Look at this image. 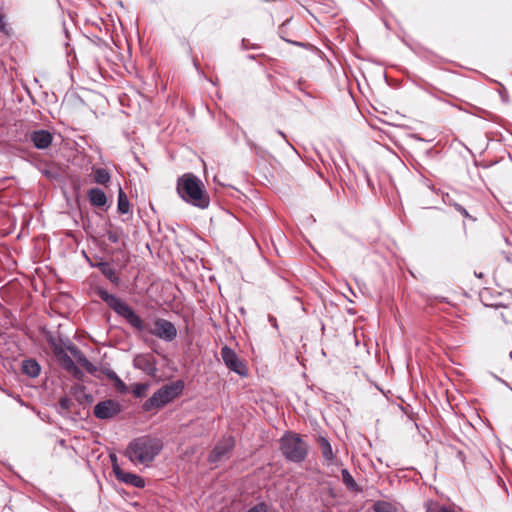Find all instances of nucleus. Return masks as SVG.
Listing matches in <instances>:
<instances>
[{"label":"nucleus","instance_id":"6e6552de","mask_svg":"<svg viewBox=\"0 0 512 512\" xmlns=\"http://www.w3.org/2000/svg\"><path fill=\"white\" fill-rule=\"evenodd\" d=\"M234 446L235 441L232 436L223 437L210 452L208 456V461L210 463H217L222 460L228 459Z\"/></svg>","mask_w":512,"mask_h":512},{"label":"nucleus","instance_id":"7ed1b4c3","mask_svg":"<svg viewBox=\"0 0 512 512\" xmlns=\"http://www.w3.org/2000/svg\"><path fill=\"white\" fill-rule=\"evenodd\" d=\"M163 443L151 436L133 439L126 448V456L132 462L148 465L161 452Z\"/></svg>","mask_w":512,"mask_h":512},{"label":"nucleus","instance_id":"20e7f679","mask_svg":"<svg viewBox=\"0 0 512 512\" xmlns=\"http://www.w3.org/2000/svg\"><path fill=\"white\" fill-rule=\"evenodd\" d=\"M183 380H176L163 385L153 393L143 404L142 409L146 412L158 410L175 400L184 390Z\"/></svg>","mask_w":512,"mask_h":512},{"label":"nucleus","instance_id":"412c9836","mask_svg":"<svg viewBox=\"0 0 512 512\" xmlns=\"http://www.w3.org/2000/svg\"><path fill=\"white\" fill-rule=\"evenodd\" d=\"M372 509L374 512H398L397 507L392 502L386 500L374 502Z\"/></svg>","mask_w":512,"mask_h":512},{"label":"nucleus","instance_id":"b1692460","mask_svg":"<svg viewBox=\"0 0 512 512\" xmlns=\"http://www.w3.org/2000/svg\"><path fill=\"white\" fill-rule=\"evenodd\" d=\"M59 408L64 412H70L73 406V400L67 396L61 397L58 401Z\"/></svg>","mask_w":512,"mask_h":512},{"label":"nucleus","instance_id":"ddd939ff","mask_svg":"<svg viewBox=\"0 0 512 512\" xmlns=\"http://www.w3.org/2000/svg\"><path fill=\"white\" fill-rule=\"evenodd\" d=\"M92 267L98 268L101 273L115 286L121 284V278L116 273L115 269L108 262L100 261L96 264H92Z\"/></svg>","mask_w":512,"mask_h":512},{"label":"nucleus","instance_id":"9d476101","mask_svg":"<svg viewBox=\"0 0 512 512\" xmlns=\"http://www.w3.org/2000/svg\"><path fill=\"white\" fill-rule=\"evenodd\" d=\"M114 474L117 480L125 484H129L136 488H143L145 486V481L142 477L136 474L125 472L121 469L120 465H116L114 467Z\"/></svg>","mask_w":512,"mask_h":512},{"label":"nucleus","instance_id":"cd10ccee","mask_svg":"<svg viewBox=\"0 0 512 512\" xmlns=\"http://www.w3.org/2000/svg\"><path fill=\"white\" fill-rule=\"evenodd\" d=\"M246 512H268V505L265 502H259Z\"/></svg>","mask_w":512,"mask_h":512},{"label":"nucleus","instance_id":"4468645a","mask_svg":"<svg viewBox=\"0 0 512 512\" xmlns=\"http://www.w3.org/2000/svg\"><path fill=\"white\" fill-rule=\"evenodd\" d=\"M318 443L321 449L322 457L324 458L327 465H335L337 463V458L333 452L329 440L324 436H319Z\"/></svg>","mask_w":512,"mask_h":512},{"label":"nucleus","instance_id":"f257e3e1","mask_svg":"<svg viewBox=\"0 0 512 512\" xmlns=\"http://www.w3.org/2000/svg\"><path fill=\"white\" fill-rule=\"evenodd\" d=\"M96 294L110 309L123 317L137 331H146L166 342H171L177 337V329L171 321L164 318H155L153 327L148 329L141 317L121 298L110 294L102 287L96 289Z\"/></svg>","mask_w":512,"mask_h":512},{"label":"nucleus","instance_id":"423d86ee","mask_svg":"<svg viewBox=\"0 0 512 512\" xmlns=\"http://www.w3.org/2000/svg\"><path fill=\"white\" fill-rule=\"evenodd\" d=\"M222 360L225 366L232 372L239 376L245 377L248 375V368L244 361L238 354L229 346L224 345L220 351Z\"/></svg>","mask_w":512,"mask_h":512},{"label":"nucleus","instance_id":"bb28decb","mask_svg":"<svg viewBox=\"0 0 512 512\" xmlns=\"http://www.w3.org/2000/svg\"><path fill=\"white\" fill-rule=\"evenodd\" d=\"M105 236L107 237V239L113 243V244H116L119 242L120 240V235L117 231L115 230H107L106 233H105Z\"/></svg>","mask_w":512,"mask_h":512},{"label":"nucleus","instance_id":"f704fd0d","mask_svg":"<svg viewBox=\"0 0 512 512\" xmlns=\"http://www.w3.org/2000/svg\"><path fill=\"white\" fill-rule=\"evenodd\" d=\"M285 40H286L287 42H289V40H287V39H285ZM290 43H292V44H294V45H297V46H303V44H302L301 42H296V41L292 42V41H290Z\"/></svg>","mask_w":512,"mask_h":512},{"label":"nucleus","instance_id":"f8f14e48","mask_svg":"<svg viewBox=\"0 0 512 512\" xmlns=\"http://www.w3.org/2000/svg\"><path fill=\"white\" fill-rule=\"evenodd\" d=\"M31 141L38 149H46L52 143V134L44 129L34 131L31 134Z\"/></svg>","mask_w":512,"mask_h":512},{"label":"nucleus","instance_id":"473e14b6","mask_svg":"<svg viewBox=\"0 0 512 512\" xmlns=\"http://www.w3.org/2000/svg\"><path fill=\"white\" fill-rule=\"evenodd\" d=\"M84 398L87 402H92L93 400V397L90 394H84Z\"/></svg>","mask_w":512,"mask_h":512},{"label":"nucleus","instance_id":"c756f323","mask_svg":"<svg viewBox=\"0 0 512 512\" xmlns=\"http://www.w3.org/2000/svg\"><path fill=\"white\" fill-rule=\"evenodd\" d=\"M115 386H116L117 390L120 392L127 391L126 384L120 378H117V380L115 381Z\"/></svg>","mask_w":512,"mask_h":512},{"label":"nucleus","instance_id":"e433bc0d","mask_svg":"<svg viewBox=\"0 0 512 512\" xmlns=\"http://www.w3.org/2000/svg\"><path fill=\"white\" fill-rule=\"evenodd\" d=\"M270 321L271 324H274L275 327L277 326L276 320L273 317L270 318Z\"/></svg>","mask_w":512,"mask_h":512},{"label":"nucleus","instance_id":"72a5a7b5","mask_svg":"<svg viewBox=\"0 0 512 512\" xmlns=\"http://www.w3.org/2000/svg\"><path fill=\"white\" fill-rule=\"evenodd\" d=\"M277 133L287 142L286 136L281 130H278Z\"/></svg>","mask_w":512,"mask_h":512},{"label":"nucleus","instance_id":"6ab92c4d","mask_svg":"<svg viewBox=\"0 0 512 512\" xmlns=\"http://www.w3.org/2000/svg\"><path fill=\"white\" fill-rule=\"evenodd\" d=\"M117 210L120 214H127L130 211L129 199L121 187L118 191Z\"/></svg>","mask_w":512,"mask_h":512},{"label":"nucleus","instance_id":"dca6fc26","mask_svg":"<svg viewBox=\"0 0 512 512\" xmlns=\"http://www.w3.org/2000/svg\"><path fill=\"white\" fill-rule=\"evenodd\" d=\"M426 512H461L462 508L459 506H446L435 500H427L424 504Z\"/></svg>","mask_w":512,"mask_h":512},{"label":"nucleus","instance_id":"f03ea898","mask_svg":"<svg viewBox=\"0 0 512 512\" xmlns=\"http://www.w3.org/2000/svg\"><path fill=\"white\" fill-rule=\"evenodd\" d=\"M177 192L185 202L200 209H206L210 204V198L204 190L202 181L192 173L178 178Z\"/></svg>","mask_w":512,"mask_h":512},{"label":"nucleus","instance_id":"0eeeda50","mask_svg":"<svg viewBox=\"0 0 512 512\" xmlns=\"http://www.w3.org/2000/svg\"><path fill=\"white\" fill-rule=\"evenodd\" d=\"M122 411L121 404L113 399L98 402L94 406V416L100 420H108L117 416Z\"/></svg>","mask_w":512,"mask_h":512},{"label":"nucleus","instance_id":"2eb2a0df","mask_svg":"<svg viewBox=\"0 0 512 512\" xmlns=\"http://www.w3.org/2000/svg\"><path fill=\"white\" fill-rule=\"evenodd\" d=\"M89 202L95 207H104L107 204V196L105 192L97 187L91 188L87 193Z\"/></svg>","mask_w":512,"mask_h":512},{"label":"nucleus","instance_id":"4be33fe9","mask_svg":"<svg viewBox=\"0 0 512 512\" xmlns=\"http://www.w3.org/2000/svg\"><path fill=\"white\" fill-rule=\"evenodd\" d=\"M342 481L346 487L351 491H359V487L355 482L354 478L347 469L341 470Z\"/></svg>","mask_w":512,"mask_h":512},{"label":"nucleus","instance_id":"9b49d317","mask_svg":"<svg viewBox=\"0 0 512 512\" xmlns=\"http://www.w3.org/2000/svg\"><path fill=\"white\" fill-rule=\"evenodd\" d=\"M67 350L72 354L77 363L85 368L89 373H94L96 371V367L88 360L85 354L74 344H70L67 346Z\"/></svg>","mask_w":512,"mask_h":512},{"label":"nucleus","instance_id":"c9c22d12","mask_svg":"<svg viewBox=\"0 0 512 512\" xmlns=\"http://www.w3.org/2000/svg\"><path fill=\"white\" fill-rule=\"evenodd\" d=\"M270 321L271 324H274L275 327L277 326L276 320L273 317L270 318Z\"/></svg>","mask_w":512,"mask_h":512},{"label":"nucleus","instance_id":"aec40b11","mask_svg":"<svg viewBox=\"0 0 512 512\" xmlns=\"http://www.w3.org/2000/svg\"><path fill=\"white\" fill-rule=\"evenodd\" d=\"M56 356L58 357L61 366L68 372L71 369H74V366L76 365L74 360L63 350L59 349L55 352Z\"/></svg>","mask_w":512,"mask_h":512},{"label":"nucleus","instance_id":"a211bd4d","mask_svg":"<svg viewBox=\"0 0 512 512\" xmlns=\"http://www.w3.org/2000/svg\"><path fill=\"white\" fill-rule=\"evenodd\" d=\"M93 178L95 183L107 186L111 181V174L105 168H93Z\"/></svg>","mask_w":512,"mask_h":512},{"label":"nucleus","instance_id":"7c9ffc66","mask_svg":"<svg viewBox=\"0 0 512 512\" xmlns=\"http://www.w3.org/2000/svg\"><path fill=\"white\" fill-rule=\"evenodd\" d=\"M110 460H111V463H112V470L114 471V467L116 465H119L118 461H117V456L115 454H111L110 455Z\"/></svg>","mask_w":512,"mask_h":512},{"label":"nucleus","instance_id":"393cba45","mask_svg":"<svg viewBox=\"0 0 512 512\" xmlns=\"http://www.w3.org/2000/svg\"><path fill=\"white\" fill-rule=\"evenodd\" d=\"M447 203L454 207V209L459 212L462 216H464L465 218H470V215L468 213V211L466 210L465 207H463L461 204L455 202V201H452L451 199L448 198L447 200Z\"/></svg>","mask_w":512,"mask_h":512},{"label":"nucleus","instance_id":"c85d7f7f","mask_svg":"<svg viewBox=\"0 0 512 512\" xmlns=\"http://www.w3.org/2000/svg\"><path fill=\"white\" fill-rule=\"evenodd\" d=\"M68 372L70 374H72L73 377L76 378V379H81L83 377V375H84L82 370L77 365L74 366V369H71Z\"/></svg>","mask_w":512,"mask_h":512},{"label":"nucleus","instance_id":"2f4dec72","mask_svg":"<svg viewBox=\"0 0 512 512\" xmlns=\"http://www.w3.org/2000/svg\"><path fill=\"white\" fill-rule=\"evenodd\" d=\"M107 376H108L111 380H114V381H116V380H117V378H119V377H118V375H117L114 371H111V370L107 373Z\"/></svg>","mask_w":512,"mask_h":512},{"label":"nucleus","instance_id":"f3484780","mask_svg":"<svg viewBox=\"0 0 512 512\" xmlns=\"http://www.w3.org/2000/svg\"><path fill=\"white\" fill-rule=\"evenodd\" d=\"M22 373L31 378H36L41 371L40 364L35 359H25L22 361Z\"/></svg>","mask_w":512,"mask_h":512},{"label":"nucleus","instance_id":"5701e85b","mask_svg":"<svg viewBox=\"0 0 512 512\" xmlns=\"http://www.w3.org/2000/svg\"><path fill=\"white\" fill-rule=\"evenodd\" d=\"M148 388H149V384H147V383H136L133 386L132 393L136 398H142L145 396Z\"/></svg>","mask_w":512,"mask_h":512},{"label":"nucleus","instance_id":"a878e982","mask_svg":"<svg viewBox=\"0 0 512 512\" xmlns=\"http://www.w3.org/2000/svg\"><path fill=\"white\" fill-rule=\"evenodd\" d=\"M0 32L5 35H10L11 29L9 28L6 17L3 14H0Z\"/></svg>","mask_w":512,"mask_h":512},{"label":"nucleus","instance_id":"39448f33","mask_svg":"<svg viewBox=\"0 0 512 512\" xmlns=\"http://www.w3.org/2000/svg\"><path fill=\"white\" fill-rule=\"evenodd\" d=\"M280 450L287 461L301 463L308 455L309 446L300 435L287 432L280 439Z\"/></svg>","mask_w":512,"mask_h":512},{"label":"nucleus","instance_id":"1a4fd4ad","mask_svg":"<svg viewBox=\"0 0 512 512\" xmlns=\"http://www.w3.org/2000/svg\"><path fill=\"white\" fill-rule=\"evenodd\" d=\"M134 367L150 377H155L158 372L156 359L148 354L137 355L134 359Z\"/></svg>","mask_w":512,"mask_h":512}]
</instances>
